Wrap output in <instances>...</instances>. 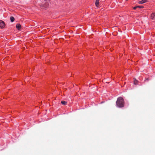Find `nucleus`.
Returning <instances> with one entry per match:
<instances>
[{
    "mask_svg": "<svg viewBox=\"0 0 155 155\" xmlns=\"http://www.w3.org/2000/svg\"><path fill=\"white\" fill-rule=\"evenodd\" d=\"M117 106L119 107H122L124 106V101L123 99L121 97H118L116 102Z\"/></svg>",
    "mask_w": 155,
    "mask_h": 155,
    "instance_id": "f257e3e1",
    "label": "nucleus"
},
{
    "mask_svg": "<svg viewBox=\"0 0 155 155\" xmlns=\"http://www.w3.org/2000/svg\"><path fill=\"white\" fill-rule=\"evenodd\" d=\"M45 2H44L43 4L42 5V7L44 8H46L49 5V0H45Z\"/></svg>",
    "mask_w": 155,
    "mask_h": 155,
    "instance_id": "f03ea898",
    "label": "nucleus"
},
{
    "mask_svg": "<svg viewBox=\"0 0 155 155\" xmlns=\"http://www.w3.org/2000/svg\"><path fill=\"white\" fill-rule=\"evenodd\" d=\"M5 26V24L4 22L2 20L0 21V27L2 28H3Z\"/></svg>",
    "mask_w": 155,
    "mask_h": 155,
    "instance_id": "7ed1b4c3",
    "label": "nucleus"
},
{
    "mask_svg": "<svg viewBox=\"0 0 155 155\" xmlns=\"http://www.w3.org/2000/svg\"><path fill=\"white\" fill-rule=\"evenodd\" d=\"M151 18L152 20H155V13H153L151 15Z\"/></svg>",
    "mask_w": 155,
    "mask_h": 155,
    "instance_id": "20e7f679",
    "label": "nucleus"
},
{
    "mask_svg": "<svg viewBox=\"0 0 155 155\" xmlns=\"http://www.w3.org/2000/svg\"><path fill=\"white\" fill-rule=\"evenodd\" d=\"M21 25L19 24H17L16 25V28L18 30H20L21 29Z\"/></svg>",
    "mask_w": 155,
    "mask_h": 155,
    "instance_id": "39448f33",
    "label": "nucleus"
},
{
    "mask_svg": "<svg viewBox=\"0 0 155 155\" xmlns=\"http://www.w3.org/2000/svg\"><path fill=\"white\" fill-rule=\"evenodd\" d=\"M147 2V0H142L140 1L138 3L139 4H143Z\"/></svg>",
    "mask_w": 155,
    "mask_h": 155,
    "instance_id": "423d86ee",
    "label": "nucleus"
},
{
    "mask_svg": "<svg viewBox=\"0 0 155 155\" xmlns=\"http://www.w3.org/2000/svg\"><path fill=\"white\" fill-rule=\"evenodd\" d=\"M99 0H96L95 4L97 7H98L99 5Z\"/></svg>",
    "mask_w": 155,
    "mask_h": 155,
    "instance_id": "0eeeda50",
    "label": "nucleus"
},
{
    "mask_svg": "<svg viewBox=\"0 0 155 155\" xmlns=\"http://www.w3.org/2000/svg\"><path fill=\"white\" fill-rule=\"evenodd\" d=\"M61 103L63 105H66L67 104V102L64 101H62Z\"/></svg>",
    "mask_w": 155,
    "mask_h": 155,
    "instance_id": "6e6552de",
    "label": "nucleus"
},
{
    "mask_svg": "<svg viewBox=\"0 0 155 155\" xmlns=\"http://www.w3.org/2000/svg\"><path fill=\"white\" fill-rule=\"evenodd\" d=\"M10 20L12 22H13L14 21L15 18L11 16L10 18Z\"/></svg>",
    "mask_w": 155,
    "mask_h": 155,
    "instance_id": "1a4fd4ad",
    "label": "nucleus"
},
{
    "mask_svg": "<svg viewBox=\"0 0 155 155\" xmlns=\"http://www.w3.org/2000/svg\"><path fill=\"white\" fill-rule=\"evenodd\" d=\"M138 83V81L136 79H135L134 81V84L135 85H137Z\"/></svg>",
    "mask_w": 155,
    "mask_h": 155,
    "instance_id": "9d476101",
    "label": "nucleus"
},
{
    "mask_svg": "<svg viewBox=\"0 0 155 155\" xmlns=\"http://www.w3.org/2000/svg\"><path fill=\"white\" fill-rule=\"evenodd\" d=\"M137 8H138V6H136L134 8V9H136Z\"/></svg>",
    "mask_w": 155,
    "mask_h": 155,
    "instance_id": "9b49d317",
    "label": "nucleus"
},
{
    "mask_svg": "<svg viewBox=\"0 0 155 155\" xmlns=\"http://www.w3.org/2000/svg\"><path fill=\"white\" fill-rule=\"evenodd\" d=\"M138 8H143V6H138Z\"/></svg>",
    "mask_w": 155,
    "mask_h": 155,
    "instance_id": "f8f14e48",
    "label": "nucleus"
},
{
    "mask_svg": "<svg viewBox=\"0 0 155 155\" xmlns=\"http://www.w3.org/2000/svg\"><path fill=\"white\" fill-rule=\"evenodd\" d=\"M148 80V78H147V79H146V80Z\"/></svg>",
    "mask_w": 155,
    "mask_h": 155,
    "instance_id": "ddd939ff",
    "label": "nucleus"
},
{
    "mask_svg": "<svg viewBox=\"0 0 155 155\" xmlns=\"http://www.w3.org/2000/svg\"><path fill=\"white\" fill-rule=\"evenodd\" d=\"M127 0H126V1H127Z\"/></svg>",
    "mask_w": 155,
    "mask_h": 155,
    "instance_id": "4468645a",
    "label": "nucleus"
}]
</instances>
